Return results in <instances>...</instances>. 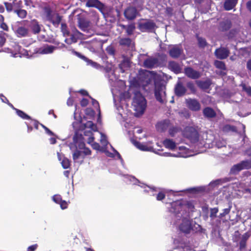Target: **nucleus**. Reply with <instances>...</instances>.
I'll return each mask as SVG.
<instances>
[{
    "label": "nucleus",
    "instance_id": "obj_1",
    "mask_svg": "<svg viewBox=\"0 0 251 251\" xmlns=\"http://www.w3.org/2000/svg\"><path fill=\"white\" fill-rule=\"evenodd\" d=\"M170 213V223L178 225V229L182 233L187 234L197 232L201 229V226L191 219L194 210L193 202L190 201L181 199L170 202L167 206Z\"/></svg>",
    "mask_w": 251,
    "mask_h": 251
},
{
    "label": "nucleus",
    "instance_id": "obj_2",
    "mask_svg": "<svg viewBox=\"0 0 251 251\" xmlns=\"http://www.w3.org/2000/svg\"><path fill=\"white\" fill-rule=\"evenodd\" d=\"M80 130L83 131V135L79 131H75V134L73 137V143L70 144L71 150L74 149L82 150L85 147V141L88 144H91L94 140V136L93 131L96 132L97 130V126L90 121H87L85 123L81 121L79 123Z\"/></svg>",
    "mask_w": 251,
    "mask_h": 251
},
{
    "label": "nucleus",
    "instance_id": "obj_3",
    "mask_svg": "<svg viewBox=\"0 0 251 251\" xmlns=\"http://www.w3.org/2000/svg\"><path fill=\"white\" fill-rule=\"evenodd\" d=\"M99 133L100 135V142L101 144V147L100 146L99 144L96 142H94V141L91 143V144H89L91 145L93 149L102 152H105V154L110 157H114L117 156V158L121 160L122 162L123 161V159L121 158V156L120 153L115 150L112 146L110 145L111 148L112 149L114 152H110L106 150L107 146L108 144V142L107 140V137L106 135L102 133V132H99Z\"/></svg>",
    "mask_w": 251,
    "mask_h": 251
},
{
    "label": "nucleus",
    "instance_id": "obj_4",
    "mask_svg": "<svg viewBox=\"0 0 251 251\" xmlns=\"http://www.w3.org/2000/svg\"><path fill=\"white\" fill-rule=\"evenodd\" d=\"M132 105L135 111L136 117H139L144 113L146 108L147 101L140 92L137 91L134 93Z\"/></svg>",
    "mask_w": 251,
    "mask_h": 251
},
{
    "label": "nucleus",
    "instance_id": "obj_5",
    "mask_svg": "<svg viewBox=\"0 0 251 251\" xmlns=\"http://www.w3.org/2000/svg\"><path fill=\"white\" fill-rule=\"evenodd\" d=\"M166 86L164 82L156 80L154 82V95L156 100L161 103H165L166 99Z\"/></svg>",
    "mask_w": 251,
    "mask_h": 251
},
{
    "label": "nucleus",
    "instance_id": "obj_6",
    "mask_svg": "<svg viewBox=\"0 0 251 251\" xmlns=\"http://www.w3.org/2000/svg\"><path fill=\"white\" fill-rule=\"evenodd\" d=\"M155 27V23L151 20L142 19L138 22V28L142 32H152Z\"/></svg>",
    "mask_w": 251,
    "mask_h": 251
},
{
    "label": "nucleus",
    "instance_id": "obj_7",
    "mask_svg": "<svg viewBox=\"0 0 251 251\" xmlns=\"http://www.w3.org/2000/svg\"><path fill=\"white\" fill-rule=\"evenodd\" d=\"M250 168H251V159L243 160L238 164L234 165L230 169V174L236 175L242 170L249 169Z\"/></svg>",
    "mask_w": 251,
    "mask_h": 251
},
{
    "label": "nucleus",
    "instance_id": "obj_8",
    "mask_svg": "<svg viewBox=\"0 0 251 251\" xmlns=\"http://www.w3.org/2000/svg\"><path fill=\"white\" fill-rule=\"evenodd\" d=\"M184 135L192 142H196L199 140V133L198 131L193 127L190 126L185 128Z\"/></svg>",
    "mask_w": 251,
    "mask_h": 251
},
{
    "label": "nucleus",
    "instance_id": "obj_9",
    "mask_svg": "<svg viewBox=\"0 0 251 251\" xmlns=\"http://www.w3.org/2000/svg\"><path fill=\"white\" fill-rule=\"evenodd\" d=\"M187 107L192 111H198L201 109V105L200 102L195 99H187L186 100Z\"/></svg>",
    "mask_w": 251,
    "mask_h": 251
},
{
    "label": "nucleus",
    "instance_id": "obj_10",
    "mask_svg": "<svg viewBox=\"0 0 251 251\" xmlns=\"http://www.w3.org/2000/svg\"><path fill=\"white\" fill-rule=\"evenodd\" d=\"M183 52V48L179 45L173 46L170 49L169 51V55L174 58L179 57Z\"/></svg>",
    "mask_w": 251,
    "mask_h": 251
},
{
    "label": "nucleus",
    "instance_id": "obj_11",
    "mask_svg": "<svg viewBox=\"0 0 251 251\" xmlns=\"http://www.w3.org/2000/svg\"><path fill=\"white\" fill-rule=\"evenodd\" d=\"M86 6L88 7H95L103 12L104 9V5L99 0H87Z\"/></svg>",
    "mask_w": 251,
    "mask_h": 251
},
{
    "label": "nucleus",
    "instance_id": "obj_12",
    "mask_svg": "<svg viewBox=\"0 0 251 251\" xmlns=\"http://www.w3.org/2000/svg\"><path fill=\"white\" fill-rule=\"evenodd\" d=\"M16 35L19 38L25 37L28 36L29 30L28 28L23 26H19L17 28L12 27Z\"/></svg>",
    "mask_w": 251,
    "mask_h": 251
},
{
    "label": "nucleus",
    "instance_id": "obj_13",
    "mask_svg": "<svg viewBox=\"0 0 251 251\" xmlns=\"http://www.w3.org/2000/svg\"><path fill=\"white\" fill-rule=\"evenodd\" d=\"M138 14V12L136 8L134 7H129L124 12L125 17L129 20H132L135 19Z\"/></svg>",
    "mask_w": 251,
    "mask_h": 251
},
{
    "label": "nucleus",
    "instance_id": "obj_14",
    "mask_svg": "<svg viewBox=\"0 0 251 251\" xmlns=\"http://www.w3.org/2000/svg\"><path fill=\"white\" fill-rule=\"evenodd\" d=\"M73 53L78 57L83 60L86 63L87 65L90 66L96 69H98L100 67V65L99 64L92 61L91 59H88L85 56L81 54L79 52L73 50Z\"/></svg>",
    "mask_w": 251,
    "mask_h": 251
},
{
    "label": "nucleus",
    "instance_id": "obj_15",
    "mask_svg": "<svg viewBox=\"0 0 251 251\" xmlns=\"http://www.w3.org/2000/svg\"><path fill=\"white\" fill-rule=\"evenodd\" d=\"M78 24L79 28L86 33H89L90 22L82 18H78Z\"/></svg>",
    "mask_w": 251,
    "mask_h": 251
},
{
    "label": "nucleus",
    "instance_id": "obj_16",
    "mask_svg": "<svg viewBox=\"0 0 251 251\" xmlns=\"http://www.w3.org/2000/svg\"><path fill=\"white\" fill-rule=\"evenodd\" d=\"M229 51L226 48H220L216 50L215 55L220 59H224L228 56Z\"/></svg>",
    "mask_w": 251,
    "mask_h": 251
},
{
    "label": "nucleus",
    "instance_id": "obj_17",
    "mask_svg": "<svg viewBox=\"0 0 251 251\" xmlns=\"http://www.w3.org/2000/svg\"><path fill=\"white\" fill-rule=\"evenodd\" d=\"M185 74L189 78L192 79L199 78L201 75L200 73L191 67H186L184 69Z\"/></svg>",
    "mask_w": 251,
    "mask_h": 251
},
{
    "label": "nucleus",
    "instance_id": "obj_18",
    "mask_svg": "<svg viewBox=\"0 0 251 251\" xmlns=\"http://www.w3.org/2000/svg\"><path fill=\"white\" fill-rule=\"evenodd\" d=\"M186 92V88L183 84L182 82L179 81L175 86V93L177 96L181 97L183 96Z\"/></svg>",
    "mask_w": 251,
    "mask_h": 251
},
{
    "label": "nucleus",
    "instance_id": "obj_19",
    "mask_svg": "<svg viewBox=\"0 0 251 251\" xmlns=\"http://www.w3.org/2000/svg\"><path fill=\"white\" fill-rule=\"evenodd\" d=\"M90 34H84L79 32L78 30H75V31L74 32L73 34L71 35V39L72 42L75 43L77 42V38L85 39L88 37H90Z\"/></svg>",
    "mask_w": 251,
    "mask_h": 251
},
{
    "label": "nucleus",
    "instance_id": "obj_20",
    "mask_svg": "<svg viewBox=\"0 0 251 251\" xmlns=\"http://www.w3.org/2000/svg\"><path fill=\"white\" fill-rule=\"evenodd\" d=\"M141 188L143 189L145 193L148 194L150 196H156V193L158 192V189L147 185L144 183L141 184Z\"/></svg>",
    "mask_w": 251,
    "mask_h": 251
},
{
    "label": "nucleus",
    "instance_id": "obj_21",
    "mask_svg": "<svg viewBox=\"0 0 251 251\" xmlns=\"http://www.w3.org/2000/svg\"><path fill=\"white\" fill-rule=\"evenodd\" d=\"M158 60L154 57H150L146 59L144 62V66L146 68L151 69L157 66Z\"/></svg>",
    "mask_w": 251,
    "mask_h": 251
},
{
    "label": "nucleus",
    "instance_id": "obj_22",
    "mask_svg": "<svg viewBox=\"0 0 251 251\" xmlns=\"http://www.w3.org/2000/svg\"><path fill=\"white\" fill-rule=\"evenodd\" d=\"M202 113L204 117L207 119L213 118L216 116L215 111L210 107H205L203 109Z\"/></svg>",
    "mask_w": 251,
    "mask_h": 251
},
{
    "label": "nucleus",
    "instance_id": "obj_23",
    "mask_svg": "<svg viewBox=\"0 0 251 251\" xmlns=\"http://www.w3.org/2000/svg\"><path fill=\"white\" fill-rule=\"evenodd\" d=\"M124 177L125 179H126V182L128 183L129 184L138 185L140 187L141 184H143V183L141 182L134 176L126 175L124 176Z\"/></svg>",
    "mask_w": 251,
    "mask_h": 251
},
{
    "label": "nucleus",
    "instance_id": "obj_24",
    "mask_svg": "<svg viewBox=\"0 0 251 251\" xmlns=\"http://www.w3.org/2000/svg\"><path fill=\"white\" fill-rule=\"evenodd\" d=\"M250 235L248 233H245L241 237L239 242V250L240 251H245L246 248V243Z\"/></svg>",
    "mask_w": 251,
    "mask_h": 251
},
{
    "label": "nucleus",
    "instance_id": "obj_25",
    "mask_svg": "<svg viewBox=\"0 0 251 251\" xmlns=\"http://www.w3.org/2000/svg\"><path fill=\"white\" fill-rule=\"evenodd\" d=\"M135 146L139 150L144 151H153V148L151 146H148L146 144L136 141L134 143Z\"/></svg>",
    "mask_w": 251,
    "mask_h": 251
},
{
    "label": "nucleus",
    "instance_id": "obj_26",
    "mask_svg": "<svg viewBox=\"0 0 251 251\" xmlns=\"http://www.w3.org/2000/svg\"><path fill=\"white\" fill-rule=\"evenodd\" d=\"M56 49V47L47 45L40 48L39 52L41 54H50L52 53Z\"/></svg>",
    "mask_w": 251,
    "mask_h": 251
},
{
    "label": "nucleus",
    "instance_id": "obj_27",
    "mask_svg": "<svg viewBox=\"0 0 251 251\" xmlns=\"http://www.w3.org/2000/svg\"><path fill=\"white\" fill-rule=\"evenodd\" d=\"M29 27L34 34H38L41 31V26L35 20H32L30 22Z\"/></svg>",
    "mask_w": 251,
    "mask_h": 251
},
{
    "label": "nucleus",
    "instance_id": "obj_28",
    "mask_svg": "<svg viewBox=\"0 0 251 251\" xmlns=\"http://www.w3.org/2000/svg\"><path fill=\"white\" fill-rule=\"evenodd\" d=\"M163 144L165 148L170 150H174L176 148V143L172 139H166L163 141Z\"/></svg>",
    "mask_w": 251,
    "mask_h": 251
},
{
    "label": "nucleus",
    "instance_id": "obj_29",
    "mask_svg": "<svg viewBox=\"0 0 251 251\" xmlns=\"http://www.w3.org/2000/svg\"><path fill=\"white\" fill-rule=\"evenodd\" d=\"M169 69L176 74L181 72V68L179 64L175 61H171L169 63Z\"/></svg>",
    "mask_w": 251,
    "mask_h": 251
},
{
    "label": "nucleus",
    "instance_id": "obj_30",
    "mask_svg": "<svg viewBox=\"0 0 251 251\" xmlns=\"http://www.w3.org/2000/svg\"><path fill=\"white\" fill-rule=\"evenodd\" d=\"M231 26V23L228 20H224L220 23L219 29L222 31L229 30Z\"/></svg>",
    "mask_w": 251,
    "mask_h": 251
},
{
    "label": "nucleus",
    "instance_id": "obj_31",
    "mask_svg": "<svg viewBox=\"0 0 251 251\" xmlns=\"http://www.w3.org/2000/svg\"><path fill=\"white\" fill-rule=\"evenodd\" d=\"M238 0H225L224 8L226 10L233 9L236 5Z\"/></svg>",
    "mask_w": 251,
    "mask_h": 251
},
{
    "label": "nucleus",
    "instance_id": "obj_32",
    "mask_svg": "<svg viewBox=\"0 0 251 251\" xmlns=\"http://www.w3.org/2000/svg\"><path fill=\"white\" fill-rule=\"evenodd\" d=\"M169 124V121L167 120H164L162 121H160L156 125V127L157 130L158 131L162 132L165 130L168 127V126Z\"/></svg>",
    "mask_w": 251,
    "mask_h": 251
},
{
    "label": "nucleus",
    "instance_id": "obj_33",
    "mask_svg": "<svg viewBox=\"0 0 251 251\" xmlns=\"http://www.w3.org/2000/svg\"><path fill=\"white\" fill-rule=\"evenodd\" d=\"M212 83L210 79H206L204 81L199 80L197 81L198 86L201 89L205 90L208 89Z\"/></svg>",
    "mask_w": 251,
    "mask_h": 251
},
{
    "label": "nucleus",
    "instance_id": "obj_34",
    "mask_svg": "<svg viewBox=\"0 0 251 251\" xmlns=\"http://www.w3.org/2000/svg\"><path fill=\"white\" fill-rule=\"evenodd\" d=\"M205 190V187L204 186H200V187H196L188 188L185 190H181L179 191V192H188L189 193H196L201 192H203Z\"/></svg>",
    "mask_w": 251,
    "mask_h": 251
},
{
    "label": "nucleus",
    "instance_id": "obj_35",
    "mask_svg": "<svg viewBox=\"0 0 251 251\" xmlns=\"http://www.w3.org/2000/svg\"><path fill=\"white\" fill-rule=\"evenodd\" d=\"M61 16L58 14H55L51 18V20H50L49 22L51 23L55 27H58L61 21Z\"/></svg>",
    "mask_w": 251,
    "mask_h": 251
},
{
    "label": "nucleus",
    "instance_id": "obj_36",
    "mask_svg": "<svg viewBox=\"0 0 251 251\" xmlns=\"http://www.w3.org/2000/svg\"><path fill=\"white\" fill-rule=\"evenodd\" d=\"M131 43L132 40L129 38H122L119 40V44L124 47H129Z\"/></svg>",
    "mask_w": 251,
    "mask_h": 251
},
{
    "label": "nucleus",
    "instance_id": "obj_37",
    "mask_svg": "<svg viewBox=\"0 0 251 251\" xmlns=\"http://www.w3.org/2000/svg\"><path fill=\"white\" fill-rule=\"evenodd\" d=\"M231 207V205H229L227 207L222 209L221 212L218 216V217L220 219H222L224 217H226L227 215H228L229 213Z\"/></svg>",
    "mask_w": 251,
    "mask_h": 251
},
{
    "label": "nucleus",
    "instance_id": "obj_38",
    "mask_svg": "<svg viewBox=\"0 0 251 251\" xmlns=\"http://www.w3.org/2000/svg\"><path fill=\"white\" fill-rule=\"evenodd\" d=\"M72 151H73V159L75 162H76V160L81 157H82V158H84V156L82 155V151L75 149H74Z\"/></svg>",
    "mask_w": 251,
    "mask_h": 251
},
{
    "label": "nucleus",
    "instance_id": "obj_39",
    "mask_svg": "<svg viewBox=\"0 0 251 251\" xmlns=\"http://www.w3.org/2000/svg\"><path fill=\"white\" fill-rule=\"evenodd\" d=\"M45 19L46 21H49L51 20V18L55 15V13H53L52 11L49 8L46 7L44 9Z\"/></svg>",
    "mask_w": 251,
    "mask_h": 251
},
{
    "label": "nucleus",
    "instance_id": "obj_40",
    "mask_svg": "<svg viewBox=\"0 0 251 251\" xmlns=\"http://www.w3.org/2000/svg\"><path fill=\"white\" fill-rule=\"evenodd\" d=\"M14 12L18 16L21 18L24 19L26 17L27 12L26 10L22 9H17L14 10Z\"/></svg>",
    "mask_w": 251,
    "mask_h": 251
},
{
    "label": "nucleus",
    "instance_id": "obj_41",
    "mask_svg": "<svg viewBox=\"0 0 251 251\" xmlns=\"http://www.w3.org/2000/svg\"><path fill=\"white\" fill-rule=\"evenodd\" d=\"M16 112L17 115L23 120H31V118L29 116L21 110L16 109Z\"/></svg>",
    "mask_w": 251,
    "mask_h": 251
},
{
    "label": "nucleus",
    "instance_id": "obj_42",
    "mask_svg": "<svg viewBox=\"0 0 251 251\" xmlns=\"http://www.w3.org/2000/svg\"><path fill=\"white\" fill-rule=\"evenodd\" d=\"M223 131L225 132H236L235 126L229 125H226L223 127Z\"/></svg>",
    "mask_w": 251,
    "mask_h": 251
},
{
    "label": "nucleus",
    "instance_id": "obj_43",
    "mask_svg": "<svg viewBox=\"0 0 251 251\" xmlns=\"http://www.w3.org/2000/svg\"><path fill=\"white\" fill-rule=\"evenodd\" d=\"M218 208L217 207L211 208L210 209V218H211V221H213L215 218L218 217L217 214L218 212Z\"/></svg>",
    "mask_w": 251,
    "mask_h": 251
},
{
    "label": "nucleus",
    "instance_id": "obj_44",
    "mask_svg": "<svg viewBox=\"0 0 251 251\" xmlns=\"http://www.w3.org/2000/svg\"><path fill=\"white\" fill-rule=\"evenodd\" d=\"M226 141L223 139H217L215 141V146L218 148H221L222 147H226Z\"/></svg>",
    "mask_w": 251,
    "mask_h": 251
},
{
    "label": "nucleus",
    "instance_id": "obj_45",
    "mask_svg": "<svg viewBox=\"0 0 251 251\" xmlns=\"http://www.w3.org/2000/svg\"><path fill=\"white\" fill-rule=\"evenodd\" d=\"M214 65L217 68L222 70H225L226 69L225 64L222 61L216 60L214 62Z\"/></svg>",
    "mask_w": 251,
    "mask_h": 251
},
{
    "label": "nucleus",
    "instance_id": "obj_46",
    "mask_svg": "<svg viewBox=\"0 0 251 251\" xmlns=\"http://www.w3.org/2000/svg\"><path fill=\"white\" fill-rule=\"evenodd\" d=\"M61 164L62 167L65 169L69 168L70 166V161L66 157H63L62 160L61 161Z\"/></svg>",
    "mask_w": 251,
    "mask_h": 251
},
{
    "label": "nucleus",
    "instance_id": "obj_47",
    "mask_svg": "<svg viewBox=\"0 0 251 251\" xmlns=\"http://www.w3.org/2000/svg\"><path fill=\"white\" fill-rule=\"evenodd\" d=\"M61 30L64 36H68L69 35V31L68 30L67 26L65 23H61Z\"/></svg>",
    "mask_w": 251,
    "mask_h": 251
},
{
    "label": "nucleus",
    "instance_id": "obj_48",
    "mask_svg": "<svg viewBox=\"0 0 251 251\" xmlns=\"http://www.w3.org/2000/svg\"><path fill=\"white\" fill-rule=\"evenodd\" d=\"M241 87H242V89L245 91L247 94L250 96H251V87L249 86V85H247L245 83H241V85H240Z\"/></svg>",
    "mask_w": 251,
    "mask_h": 251
},
{
    "label": "nucleus",
    "instance_id": "obj_49",
    "mask_svg": "<svg viewBox=\"0 0 251 251\" xmlns=\"http://www.w3.org/2000/svg\"><path fill=\"white\" fill-rule=\"evenodd\" d=\"M180 128L177 126H173L169 129V133L171 136H174L176 133L180 130Z\"/></svg>",
    "mask_w": 251,
    "mask_h": 251
},
{
    "label": "nucleus",
    "instance_id": "obj_50",
    "mask_svg": "<svg viewBox=\"0 0 251 251\" xmlns=\"http://www.w3.org/2000/svg\"><path fill=\"white\" fill-rule=\"evenodd\" d=\"M92 104H93V106L96 107V108H97V110L99 112V117L98 119V122H100V108L99 102H98V101H97L96 100H95L93 99H92Z\"/></svg>",
    "mask_w": 251,
    "mask_h": 251
},
{
    "label": "nucleus",
    "instance_id": "obj_51",
    "mask_svg": "<svg viewBox=\"0 0 251 251\" xmlns=\"http://www.w3.org/2000/svg\"><path fill=\"white\" fill-rule=\"evenodd\" d=\"M187 87L191 91L192 93H195L196 89L194 83L192 82H188L186 84Z\"/></svg>",
    "mask_w": 251,
    "mask_h": 251
},
{
    "label": "nucleus",
    "instance_id": "obj_52",
    "mask_svg": "<svg viewBox=\"0 0 251 251\" xmlns=\"http://www.w3.org/2000/svg\"><path fill=\"white\" fill-rule=\"evenodd\" d=\"M198 41L199 46L201 48H204L207 45L205 39L203 38L198 37Z\"/></svg>",
    "mask_w": 251,
    "mask_h": 251
},
{
    "label": "nucleus",
    "instance_id": "obj_53",
    "mask_svg": "<svg viewBox=\"0 0 251 251\" xmlns=\"http://www.w3.org/2000/svg\"><path fill=\"white\" fill-rule=\"evenodd\" d=\"M156 199L157 201H162L165 197V194L158 189V192L156 195Z\"/></svg>",
    "mask_w": 251,
    "mask_h": 251
},
{
    "label": "nucleus",
    "instance_id": "obj_54",
    "mask_svg": "<svg viewBox=\"0 0 251 251\" xmlns=\"http://www.w3.org/2000/svg\"><path fill=\"white\" fill-rule=\"evenodd\" d=\"M52 200L54 202L57 204H59L62 200L61 196L58 194L53 196L52 197Z\"/></svg>",
    "mask_w": 251,
    "mask_h": 251
},
{
    "label": "nucleus",
    "instance_id": "obj_55",
    "mask_svg": "<svg viewBox=\"0 0 251 251\" xmlns=\"http://www.w3.org/2000/svg\"><path fill=\"white\" fill-rule=\"evenodd\" d=\"M135 29V26L134 25H129L126 29L127 34L128 35H130L133 33L134 30Z\"/></svg>",
    "mask_w": 251,
    "mask_h": 251
},
{
    "label": "nucleus",
    "instance_id": "obj_56",
    "mask_svg": "<svg viewBox=\"0 0 251 251\" xmlns=\"http://www.w3.org/2000/svg\"><path fill=\"white\" fill-rule=\"evenodd\" d=\"M4 35L5 33H0V47H2L5 42L6 39Z\"/></svg>",
    "mask_w": 251,
    "mask_h": 251
},
{
    "label": "nucleus",
    "instance_id": "obj_57",
    "mask_svg": "<svg viewBox=\"0 0 251 251\" xmlns=\"http://www.w3.org/2000/svg\"><path fill=\"white\" fill-rule=\"evenodd\" d=\"M106 51L109 54L111 55H113L115 53V50L111 46L107 47L106 49Z\"/></svg>",
    "mask_w": 251,
    "mask_h": 251
},
{
    "label": "nucleus",
    "instance_id": "obj_58",
    "mask_svg": "<svg viewBox=\"0 0 251 251\" xmlns=\"http://www.w3.org/2000/svg\"><path fill=\"white\" fill-rule=\"evenodd\" d=\"M41 126L43 127V128L45 129L47 134H49L50 136H55V134L53 132H52L51 130H50L47 127L43 125V124H40Z\"/></svg>",
    "mask_w": 251,
    "mask_h": 251
},
{
    "label": "nucleus",
    "instance_id": "obj_59",
    "mask_svg": "<svg viewBox=\"0 0 251 251\" xmlns=\"http://www.w3.org/2000/svg\"><path fill=\"white\" fill-rule=\"evenodd\" d=\"M59 204H60V207L62 209H65L68 207V203L65 201L62 200Z\"/></svg>",
    "mask_w": 251,
    "mask_h": 251
},
{
    "label": "nucleus",
    "instance_id": "obj_60",
    "mask_svg": "<svg viewBox=\"0 0 251 251\" xmlns=\"http://www.w3.org/2000/svg\"><path fill=\"white\" fill-rule=\"evenodd\" d=\"M38 247V245L35 244L30 246L27 248V251H35Z\"/></svg>",
    "mask_w": 251,
    "mask_h": 251
},
{
    "label": "nucleus",
    "instance_id": "obj_61",
    "mask_svg": "<svg viewBox=\"0 0 251 251\" xmlns=\"http://www.w3.org/2000/svg\"><path fill=\"white\" fill-rule=\"evenodd\" d=\"M30 123L33 124L34 127L36 129H38V126L39 124H40L37 121L35 120H33L31 119V120H30Z\"/></svg>",
    "mask_w": 251,
    "mask_h": 251
},
{
    "label": "nucleus",
    "instance_id": "obj_62",
    "mask_svg": "<svg viewBox=\"0 0 251 251\" xmlns=\"http://www.w3.org/2000/svg\"><path fill=\"white\" fill-rule=\"evenodd\" d=\"M0 99L1 101L3 103L7 104L9 102L7 99L2 94H0Z\"/></svg>",
    "mask_w": 251,
    "mask_h": 251
},
{
    "label": "nucleus",
    "instance_id": "obj_63",
    "mask_svg": "<svg viewBox=\"0 0 251 251\" xmlns=\"http://www.w3.org/2000/svg\"><path fill=\"white\" fill-rule=\"evenodd\" d=\"M83 151H82V153H83L84 155H90L91 153V151L88 148H85V147L83 149Z\"/></svg>",
    "mask_w": 251,
    "mask_h": 251
},
{
    "label": "nucleus",
    "instance_id": "obj_64",
    "mask_svg": "<svg viewBox=\"0 0 251 251\" xmlns=\"http://www.w3.org/2000/svg\"><path fill=\"white\" fill-rule=\"evenodd\" d=\"M4 4L8 11H11L12 10L13 6L11 3L5 2Z\"/></svg>",
    "mask_w": 251,
    "mask_h": 251
}]
</instances>
